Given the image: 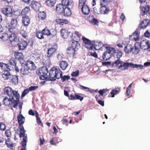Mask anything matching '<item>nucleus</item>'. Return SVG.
<instances>
[{
    "mask_svg": "<svg viewBox=\"0 0 150 150\" xmlns=\"http://www.w3.org/2000/svg\"><path fill=\"white\" fill-rule=\"evenodd\" d=\"M81 34L78 32L75 31V33L72 35L73 41H69V44L71 45L70 47L77 50L80 47V44L78 40H79L81 38Z\"/></svg>",
    "mask_w": 150,
    "mask_h": 150,
    "instance_id": "1",
    "label": "nucleus"
},
{
    "mask_svg": "<svg viewBox=\"0 0 150 150\" xmlns=\"http://www.w3.org/2000/svg\"><path fill=\"white\" fill-rule=\"evenodd\" d=\"M62 76V72L60 69L53 68L50 71L47 79L51 81H55L56 79L61 78Z\"/></svg>",
    "mask_w": 150,
    "mask_h": 150,
    "instance_id": "2",
    "label": "nucleus"
},
{
    "mask_svg": "<svg viewBox=\"0 0 150 150\" xmlns=\"http://www.w3.org/2000/svg\"><path fill=\"white\" fill-rule=\"evenodd\" d=\"M97 43L99 44V47L100 48L102 46H103L105 47L107 50L103 54L102 56L103 59L105 60H108L111 57L112 52L114 51V48L110 47L107 44L103 45L101 42Z\"/></svg>",
    "mask_w": 150,
    "mask_h": 150,
    "instance_id": "3",
    "label": "nucleus"
},
{
    "mask_svg": "<svg viewBox=\"0 0 150 150\" xmlns=\"http://www.w3.org/2000/svg\"><path fill=\"white\" fill-rule=\"evenodd\" d=\"M4 94L8 95L9 98H11L12 99L14 97L16 99L19 98L20 95L18 91H13L9 87H6L4 89Z\"/></svg>",
    "mask_w": 150,
    "mask_h": 150,
    "instance_id": "4",
    "label": "nucleus"
},
{
    "mask_svg": "<svg viewBox=\"0 0 150 150\" xmlns=\"http://www.w3.org/2000/svg\"><path fill=\"white\" fill-rule=\"evenodd\" d=\"M4 105L10 107H13L14 108H16L19 102V99L14 100V97L12 99L11 98H8L7 97L4 98L3 100Z\"/></svg>",
    "mask_w": 150,
    "mask_h": 150,
    "instance_id": "5",
    "label": "nucleus"
},
{
    "mask_svg": "<svg viewBox=\"0 0 150 150\" xmlns=\"http://www.w3.org/2000/svg\"><path fill=\"white\" fill-rule=\"evenodd\" d=\"M82 39L83 42L85 44L86 48L89 50H92L94 47L96 50L100 49L99 47H97V44L95 45V42L94 41L91 42L89 40L83 36H82Z\"/></svg>",
    "mask_w": 150,
    "mask_h": 150,
    "instance_id": "6",
    "label": "nucleus"
},
{
    "mask_svg": "<svg viewBox=\"0 0 150 150\" xmlns=\"http://www.w3.org/2000/svg\"><path fill=\"white\" fill-rule=\"evenodd\" d=\"M48 73V70L46 67H43L40 69L38 73L39 75H40V79L42 80L47 79Z\"/></svg>",
    "mask_w": 150,
    "mask_h": 150,
    "instance_id": "7",
    "label": "nucleus"
},
{
    "mask_svg": "<svg viewBox=\"0 0 150 150\" xmlns=\"http://www.w3.org/2000/svg\"><path fill=\"white\" fill-rule=\"evenodd\" d=\"M26 131L25 130L23 127H22L21 129V132L20 133V137H23V140L21 142V144L23 147H26V143L27 142V136L25 135V132Z\"/></svg>",
    "mask_w": 150,
    "mask_h": 150,
    "instance_id": "8",
    "label": "nucleus"
},
{
    "mask_svg": "<svg viewBox=\"0 0 150 150\" xmlns=\"http://www.w3.org/2000/svg\"><path fill=\"white\" fill-rule=\"evenodd\" d=\"M124 68H123L124 70L127 69L128 67L133 68H137L139 69H142L143 68L144 66L141 64H134L132 63L125 62Z\"/></svg>",
    "mask_w": 150,
    "mask_h": 150,
    "instance_id": "9",
    "label": "nucleus"
},
{
    "mask_svg": "<svg viewBox=\"0 0 150 150\" xmlns=\"http://www.w3.org/2000/svg\"><path fill=\"white\" fill-rule=\"evenodd\" d=\"M8 38L10 42L14 45H16L18 42V39L17 36L14 33L10 34L8 36Z\"/></svg>",
    "mask_w": 150,
    "mask_h": 150,
    "instance_id": "10",
    "label": "nucleus"
},
{
    "mask_svg": "<svg viewBox=\"0 0 150 150\" xmlns=\"http://www.w3.org/2000/svg\"><path fill=\"white\" fill-rule=\"evenodd\" d=\"M25 66H26L30 70H34L36 67L34 62L30 60H27L24 64Z\"/></svg>",
    "mask_w": 150,
    "mask_h": 150,
    "instance_id": "11",
    "label": "nucleus"
},
{
    "mask_svg": "<svg viewBox=\"0 0 150 150\" xmlns=\"http://www.w3.org/2000/svg\"><path fill=\"white\" fill-rule=\"evenodd\" d=\"M30 71L29 69L26 66H25L24 64L23 63L21 68L20 69L21 74L23 75H27L30 73Z\"/></svg>",
    "mask_w": 150,
    "mask_h": 150,
    "instance_id": "12",
    "label": "nucleus"
},
{
    "mask_svg": "<svg viewBox=\"0 0 150 150\" xmlns=\"http://www.w3.org/2000/svg\"><path fill=\"white\" fill-rule=\"evenodd\" d=\"M149 43V41L147 40H142L139 44L140 48L145 50L147 49L148 45Z\"/></svg>",
    "mask_w": 150,
    "mask_h": 150,
    "instance_id": "13",
    "label": "nucleus"
},
{
    "mask_svg": "<svg viewBox=\"0 0 150 150\" xmlns=\"http://www.w3.org/2000/svg\"><path fill=\"white\" fill-rule=\"evenodd\" d=\"M131 52L137 54L140 51V45L139 43H136L134 46L132 45Z\"/></svg>",
    "mask_w": 150,
    "mask_h": 150,
    "instance_id": "14",
    "label": "nucleus"
},
{
    "mask_svg": "<svg viewBox=\"0 0 150 150\" xmlns=\"http://www.w3.org/2000/svg\"><path fill=\"white\" fill-rule=\"evenodd\" d=\"M20 113L21 112H20V114L18 116L17 118L18 120V122L20 127V129L21 131V129L22 127H23V126L22 125H23L24 122L25 118L23 115L21 114Z\"/></svg>",
    "mask_w": 150,
    "mask_h": 150,
    "instance_id": "15",
    "label": "nucleus"
},
{
    "mask_svg": "<svg viewBox=\"0 0 150 150\" xmlns=\"http://www.w3.org/2000/svg\"><path fill=\"white\" fill-rule=\"evenodd\" d=\"M30 6L35 11H38L39 10V9L41 6L39 2L33 1L32 2Z\"/></svg>",
    "mask_w": 150,
    "mask_h": 150,
    "instance_id": "16",
    "label": "nucleus"
},
{
    "mask_svg": "<svg viewBox=\"0 0 150 150\" xmlns=\"http://www.w3.org/2000/svg\"><path fill=\"white\" fill-rule=\"evenodd\" d=\"M64 8V6L61 4H58L56 7V11L58 14L62 15L63 13Z\"/></svg>",
    "mask_w": 150,
    "mask_h": 150,
    "instance_id": "17",
    "label": "nucleus"
},
{
    "mask_svg": "<svg viewBox=\"0 0 150 150\" xmlns=\"http://www.w3.org/2000/svg\"><path fill=\"white\" fill-rule=\"evenodd\" d=\"M2 11L3 13L7 16H11L13 13L12 9L10 7L3 9Z\"/></svg>",
    "mask_w": 150,
    "mask_h": 150,
    "instance_id": "18",
    "label": "nucleus"
},
{
    "mask_svg": "<svg viewBox=\"0 0 150 150\" xmlns=\"http://www.w3.org/2000/svg\"><path fill=\"white\" fill-rule=\"evenodd\" d=\"M139 34L138 31H135L132 35L129 36L130 39L136 41H138L139 39Z\"/></svg>",
    "mask_w": 150,
    "mask_h": 150,
    "instance_id": "19",
    "label": "nucleus"
},
{
    "mask_svg": "<svg viewBox=\"0 0 150 150\" xmlns=\"http://www.w3.org/2000/svg\"><path fill=\"white\" fill-rule=\"evenodd\" d=\"M16 45H18V48L19 50H23L25 49L28 45V43L26 41L22 40L20 43Z\"/></svg>",
    "mask_w": 150,
    "mask_h": 150,
    "instance_id": "20",
    "label": "nucleus"
},
{
    "mask_svg": "<svg viewBox=\"0 0 150 150\" xmlns=\"http://www.w3.org/2000/svg\"><path fill=\"white\" fill-rule=\"evenodd\" d=\"M150 13V7L147 5L145 7H143L141 10V14L143 16L146 14L147 13Z\"/></svg>",
    "mask_w": 150,
    "mask_h": 150,
    "instance_id": "21",
    "label": "nucleus"
},
{
    "mask_svg": "<svg viewBox=\"0 0 150 150\" xmlns=\"http://www.w3.org/2000/svg\"><path fill=\"white\" fill-rule=\"evenodd\" d=\"M2 73V76L5 79H8L11 76L10 72L7 70H4Z\"/></svg>",
    "mask_w": 150,
    "mask_h": 150,
    "instance_id": "22",
    "label": "nucleus"
},
{
    "mask_svg": "<svg viewBox=\"0 0 150 150\" xmlns=\"http://www.w3.org/2000/svg\"><path fill=\"white\" fill-rule=\"evenodd\" d=\"M56 48L55 47H51L49 48L47 51V57L50 58L52 57L54 52H56Z\"/></svg>",
    "mask_w": 150,
    "mask_h": 150,
    "instance_id": "23",
    "label": "nucleus"
},
{
    "mask_svg": "<svg viewBox=\"0 0 150 150\" xmlns=\"http://www.w3.org/2000/svg\"><path fill=\"white\" fill-rule=\"evenodd\" d=\"M113 54L115 58L120 59L122 56V52L118 50H115L114 48V51L112 52V54Z\"/></svg>",
    "mask_w": 150,
    "mask_h": 150,
    "instance_id": "24",
    "label": "nucleus"
},
{
    "mask_svg": "<svg viewBox=\"0 0 150 150\" xmlns=\"http://www.w3.org/2000/svg\"><path fill=\"white\" fill-rule=\"evenodd\" d=\"M79 8L81 9L82 12L84 15H88L89 13L90 10L87 5H86L81 6V8Z\"/></svg>",
    "mask_w": 150,
    "mask_h": 150,
    "instance_id": "25",
    "label": "nucleus"
},
{
    "mask_svg": "<svg viewBox=\"0 0 150 150\" xmlns=\"http://www.w3.org/2000/svg\"><path fill=\"white\" fill-rule=\"evenodd\" d=\"M64 16L65 17H69L71 14V13L70 8L65 7L64 9L63 12Z\"/></svg>",
    "mask_w": 150,
    "mask_h": 150,
    "instance_id": "26",
    "label": "nucleus"
},
{
    "mask_svg": "<svg viewBox=\"0 0 150 150\" xmlns=\"http://www.w3.org/2000/svg\"><path fill=\"white\" fill-rule=\"evenodd\" d=\"M56 21L57 24L62 25H64V24H67L68 23V21L67 19H62L57 18L56 19Z\"/></svg>",
    "mask_w": 150,
    "mask_h": 150,
    "instance_id": "27",
    "label": "nucleus"
},
{
    "mask_svg": "<svg viewBox=\"0 0 150 150\" xmlns=\"http://www.w3.org/2000/svg\"><path fill=\"white\" fill-rule=\"evenodd\" d=\"M30 22V19L28 16H25L23 17L22 23L24 25H28Z\"/></svg>",
    "mask_w": 150,
    "mask_h": 150,
    "instance_id": "28",
    "label": "nucleus"
},
{
    "mask_svg": "<svg viewBox=\"0 0 150 150\" xmlns=\"http://www.w3.org/2000/svg\"><path fill=\"white\" fill-rule=\"evenodd\" d=\"M14 55L15 58L19 60H22L23 59V55L22 53L15 52Z\"/></svg>",
    "mask_w": 150,
    "mask_h": 150,
    "instance_id": "29",
    "label": "nucleus"
},
{
    "mask_svg": "<svg viewBox=\"0 0 150 150\" xmlns=\"http://www.w3.org/2000/svg\"><path fill=\"white\" fill-rule=\"evenodd\" d=\"M101 6H102L100 9V13L103 14L107 13L108 12L109 10L105 6V4Z\"/></svg>",
    "mask_w": 150,
    "mask_h": 150,
    "instance_id": "30",
    "label": "nucleus"
},
{
    "mask_svg": "<svg viewBox=\"0 0 150 150\" xmlns=\"http://www.w3.org/2000/svg\"><path fill=\"white\" fill-rule=\"evenodd\" d=\"M72 1L71 0H62V5L65 7H68L71 5Z\"/></svg>",
    "mask_w": 150,
    "mask_h": 150,
    "instance_id": "31",
    "label": "nucleus"
},
{
    "mask_svg": "<svg viewBox=\"0 0 150 150\" xmlns=\"http://www.w3.org/2000/svg\"><path fill=\"white\" fill-rule=\"evenodd\" d=\"M61 35L64 38H67L68 36L67 30L65 29H62L60 31Z\"/></svg>",
    "mask_w": 150,
    "mask_h": 150,
    "instance_id": "32",
    "label": "nucleus"
},
{
    "mask_svg": "<svg viewBox=\"0 0 150 150\" xmlns=\"http://www.w3.org/2000/svg\"><path fill=\"white\" fill-rule=\"evenodd\" d=\"M56 0H46V3L47 6L52 7L56 3Z\"/></svg>",
    "mask_w": 150,
    "mask_h": 150,
    "instance_id": "33",
    "label": "nucleus"
},
{
    "mask_svg": "<svg viewBox=\"0 0 150 150\" xmlns=\"http://www.w3.org/2000/svg\"><path fill=\"white\" fill-rule=\"evenodd\" d=\"M76 51V50H75L74 49L72 48L71 47H69L67 49V53L68 54L74 56L75 54V52Z\"/></svg>",
    "mask_w": 150,
    "mask_h": 150,
    "instance_id": "34",
    "label": "nucleus"
},
{
    "mask_svg": "<svg viewBox=\"0 0 150 150\" xmlns=\"http://www.w3.org/2000/svg\"><path fill=\"white\" fill-rule=\"evenodd\" d=\"M59 65L60 67L63 70H65L68 66L67 63L65 61H61Z\"/></svg>",
    "mask_w": 150,
    "mask_h": 150,
    "instance_id": "35",
    "label": "nucleus"
},
{
    "mask_svg": "<svg viewBox=\"0 0 150 150\" xmlns=\"http://www.w3.org/2000/svg\"><path fill=\"white\" fill-rule=\"evenodd\" d=\"M132 45L128 44L124 47V51L127 53H129L131 52Z\"/></svg>",
    "mask_w": 150,
    "mask_h": 150,
    "instance_id": "36",
    "label": "nucleus"
},
{
    "mask_svg": "<svg viewBox=\"0 0 150 150\" xmlns=\"http://www.w3.org/2000/svg\"><path fill=\"white\" fill-rule=\"evenodd\" d=\"M11 81L14 84H17L18 83V76H12L11 79Z\"/></svg>",
    "mask_w": 150,
    "mask_h": 150,
    "instance_id": "37",
    "label": "nucleus"
},
{
    "mask_svg": "<svg viewBox=\"0 0 150 150\" xmlns=\"http://www.w3.org/2000/svg\"><path fill=\"white\" fill-rule=\"evenodd\" d=\"M44 35L42 31H37L36 33V36L39 39H42L44 38Z\"/></svg>",
    "mask_w": 150,
    "mask_h": 150,
    "instance_id": "38",
    "label": "nucleus"
},
{
    "mask_svg": "<svg viewBox=\"0 0 150 150\" xmlns=\"http://www.w3.org/2000/svg\"><path fill=\"white\" fill-rule=\"evenodd\" d=\"M42 31L44 35H51L50 30L46 27L43 29Z\"/></svg>",
    "mask_w": 150,
    "mask_h": 150,
    "instance_id": "39",
    "label": "nucleus"
},
{
    "mask_svg": "<svg viewBox=\"0 0 150 150\" xmlns=\"http://www.w3.org/2000/svg\"><path fill=\"white\" fill-rule=\"evenodd\" d=\"M91 18H92V19L91 20H90L91 23L93 25H98L99 22L98 20L93 16H92Z\"/></svg>",
    "mask_w": 150,
    "mask_h": 150,
    "instance_id": "40",
    "label": "nucleus"
},
{
    "mask_svg": "<svg viewBox=\"0 0 150 150\" xmlns=\"http://www.w3.org/2000/svg\"><path fill=\"white\" fill-rule=\"evenodd\" d=\"M11 24L12 26L16 27L17 25V19L16 18L11 19Z\"/></svg>",
    "mask_w": 150,
    "mask_h": 150,
    "instance_id": "41",
    "label": "nucleus"
},
{
    "mask_svg": "<svg viewBox=\"0 0 150 150\" xmlns=\"http://www.w3.org/2000/svg\"><path fill=\"white\" fill-rule=\"evenodd\" d=\"M0 38L4 41H6L8 38V35L6 33H4L3 35L0 37Z\"/></svg>",
    "mask_w": 150,
    "mask_h": 150,
    "instance_id": "42",
    "label": "nucleus"
},
{
    "mask_svg": "<svg viewBox=\"0 0 150 150\" xmlns=\"http://www.w3.org/2000/svg\"><path fill=\"white\" fill-rule=\"evenodd\" d=\"M38 15L39 18L42 20L44 19L46 17V13L43 11L40 12Z\"/></svg>",
    "mask_w": 150,
    "mask_h": 150,
    "instance_id": "43",
    "label": "nucleus"
},
{
    "mask_svg": "<svg viewBox=\"0 0 150 150\" xmlns=\"http://www.w3.org/2000/svg\"><path fill=\"white\" fill-rule=\"evenodd\" d=\"M38 114L37 111H35V116L37 118V120L38 124L40 125H42V122L40 118L38 117Z\"/></svg>",
    "mask_w": 150,
    "mask_h": 150,
    "instance_id": "44",
    "label": "nucleus"
},
{
    "mask_svg": "<svg viewBox=\"0 0 150 150\" xmlns=\"http://www.w3.org/2000/svg\"><path fill=\"white\" fill-rule=\"evenodd\" d=\"M9 64L12 65L13 67H15V66H16V63L15 60L14 58H11L9 61L8 63Z\"/></svg>",
    "mask_w": 150,
    "mask_h": 150,
    "instance_id": "45",
    "label": "nucleus"
},
{
    "mask_svg": "<svg viewBox=\"0 0 150 150\" xmlns=\"http://www.w3.org/2000/svg\"><path fill=\"white\" fill-rule=\"evenodd\" d=\"M122 61L119 59H117L112 64V66H115L116 67L119 64H120Z\"/></svg>",
    "mask_w": 150,
    "mask_h": 150,
    "instance_id": "46",
    "label": "nucleus"
},
{
    "mask_svg": "<svg viewBox=\"0 0 150 150\" xmlns=\"http://www.w3.org/2000/svg\"><path fill=\"white\" fill-rule=\"evenodd\" d=\"M20 34L24 38H26L27 37V33L25 31L23 30H21Z\"/></svg>",
    "mask_w": 150,
    "mask_h": 150,
    "instance_id": "47",
    "label": "nucleus"
},
{
    "mask_svg": "<svg viewBox=\"0 0 150 150\" xmlns=\"http://www.w3.org/2000/svg\"><path fill=\"white\" fill-rule=\"evenodd\" d=\"M86 0H79L78 8H80L83 6L85 5Z\"/></svg>",
    "mask_w": 150,
    "mask_h": 150,
    "instance_id": "48",
    "label": "nucleus"
},
{
    "mask_svg": "<svg viewBox=\"0 0 150 150\" xmlns=\"http://www.w3.org/2000/svg\"><path fill=\"white\" fill-rule=\"evenodd\" d=\"M70 76H66L64 75L62 76H61V80L62 82H64L66 80H68L70 79Z\"/></svg>",
    "mask_w": 150,
    "mask_h": 150,
    "instance_id": "49",
    "label": "nucleus"
},
{
    "mask_svg": "<svg viewBox=\"0 0 150 150\" xmlns=\"http://www.w3.org/2000/svg\"><path fill=\"white\" fill-rule=\"evenodd\" d=\"M7 64L0 62V66L2 69H6L7 68Z\"/></svg>",
    "mask_w": 150,
    "mask_h": 150,
    "instance_id": "50",
    "label": "nucleus"
},
{
    "mask_svg": "<svg viewBox=\"0 0 150 150\" xmlns=\"http://www.w3.org/2000/svg\"><path fill=\"white\" fill-rule=\"evenodd\" d=\"M16 28V27H14L12 26L11 27H9L8 28V31H9L10 33H14Z\"/></svg>",
    "mask_w": 150,
    "mask_h": 150,
    "instance_id": "51",
    "label": "nucleus"
},
{
    "mask_svg": "<svg viewBox=\"0 0 150 150\" xmlns=\"http://www.w3.org/2000/svg\"><path fill=\"white\" fill-rule=\"evenodd\" d=\"M63 56V55L62 54L59 53L57 55V58L58 60L60 61L62 59Z\"/></svg>",
    "mask_w": 150,
    "mask_h": 150,
    "instance_id": "52",
    "label": "nucleus"
},
{
    "mask_svg": "<svg viewBox=\"0 0 150 150\" xmlns=\"http://www.w3.org/2000/svg\"><path fill=\"white\" fill-rule=\"evenodd\" d=\"M29 91V90L28 89H27L24 90L22 93L21 97H24L25 96V95H26L28 93Z\"/></svg>",
    "mask_w": 150,
    "mask_h": 150,
    "instance_id": "53",
    "label": "nucleus"
},
{
    "mask_svg": "<svg viewBox=\"0 0 150 150\" xmlns=\"http://www.w3.org/2000/svg\"><path fill=\"white\" fill-rule=\"evenodd\" d=\"M80 88L82 90H84V89H88V91L90 92V93H92L93 92L92 91L89 89V88L88 87L84 86H80Z\"/></svg>",
    "mask_w": 150,
    "mask_h": 150,
    "instance_id": "54",
    "label": "nucleus"
},
{
    "mask_svg": "<svg viewBox=\"0 0 150 150\" xmlns=\"http://www.w3.org/2000/svg\"><path fill=\"white\" fill-rule=\"evenodd\" d=\"M7 69L10 71L13 70L14 69V68L15 67H14L12 66V65L8 63L7 64Z\"/></svg>",
    "mask_w": 150,
    "mask_h": 150,
    "instance_id": "55",
    "label": "nucleus"
},
{
    "mask_svg": "<svg viewBox=\"0 0 150 150\" xmlns=\"http://www.w3.org/2000/svg\"><path fill=\"white\" fill-rule=\"evenodd\" d=\"M79 70H77L74 72H73L71 74V75L73 76H77L79 75Z\"/></svg>",
    "mask_w": 150,
    "mask_h": 150,
    "instance_id": "56",
    "label": "nucleus"
},
{
    "mask_svg": "<svg viewBox=\"0 0 150 150\" xmlns=\"http://www.w3.org/2000/svg\"><path fill=\"white\" fill-rule=\"evenodd\" d=\"M5 125L2 122L0 123V129L3 131L5 130Z\"/></svg>",
    "mask_w": 150,
    "mask_h": 150,
    "instance_id": "57",
    "label": "nucleus"
},
{
    "mask_svg": "<svg viewBox=\"0 0 150 150\" xmlns=\"http://www.w3.org/2000/svg\"><path fill=\"white\" fill-rule=\"evenodd\" d=\"M38 86H31L28 89L29 91H32L35 90L38 88Z\"/></svg>",
    "mask_w": 150,
    "mask_h": 150,
    "instance_id": "58",
    "label": "nucleus"
},
{
    "mask_svg": "<svg viewBox=\"0 0 150 150\" xmlns=\"http://www.w3.org/2000/svg\"><path fill=\"white\" fill-rule=\"evenodd\" d=\"M124 63L125 62L122 61L120 65L118 67V69L121 70H124L123 68H124L125 67Z\"/></svg>",
    "mask_w": 150,
    "mask_h": 150,
    "instance_id": "59",
    "label": "nucleus"
},
{
    "mask_svg": "<svg viewBox=\"0 0 150 150\" xmlns=\"http://www.w3.org/2000/svg\"><path fill=\"white\" fill-rule=\"evenodd\" d=\"M118 93V90H112L110 92V94L112 95V97H114V95Z\"/></svg>",
    "mask_w": 150,
    "mask_h": 150,
    "instance_id": "60",
    "label": "nucleus"
},
{
    "mask_svg": "<svg viewBox=\"0 0 150 150\" xmlns=\"http://www.w3.org/2000/svg\"><path fill=\"white\" fill-rule=\"evenodd\" d=\"M110 1V0H102L100 1V5H104V4Z\"/></svg>",
    "mask_w": 150,
    "mask_h": 150,
    "instance_id": "61",
    "label": "nucleus"
},
{
    "mask_svg": "<svg viewBox=\"0 0 150 150\" xmlns=\"http://www.w3.org/2000/svg\"><path fill=\"white\" fill-rule=\"evenodd\" d=\"M106 90L105 89L100 90L98 91L99 94L102 96H103V94L104 93H106Z\"/></svg>",
    "mask_w": 150,
    "mask_h": 150,
    "instance_id": "62",
    "label": "nucleus"
},
{
    "mask_svg": "<svg viewBox=\"0 0 150 150\" xmlns=\"http://www.w3.org/2000/svg\"><path fill=\"white\" fill-rule=\"evenodd\" d=\"M111 64V63L110 62H105L102 63V65L105 66H108L110 65Z\"/></svg>",
    "mask_w": 150,
    "mask_h": 150,
    "instance_id": "63",
    "label": "nucleus"
},
{
    "mask_svg": "<svg viewBox=\"0 0 150 150\" xmlns=\"http://www.w3.org/2000/svg\"><path fill=\"white\" fill-rule=\"evenodd\" d=\"M28 113L30 115L34 116L35 115V113L31 109L28 112Z\"/></svg>",
    "mask_w": 150,
    "mask_h": 150,
    "instance_id": "64",
    "label": "nucleus"
}]
</instances>
